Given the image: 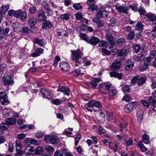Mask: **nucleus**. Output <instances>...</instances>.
Returning a JSON list of instances; mask_svg holds the SVG:
<instances>
[{"label":"nucleus","mask_w":156,"mask_h":156,"mask_svg":"<svg viewBox=\"0 0 156 156\" xmlns=\"http://www.w3.org/2000/svg\"><path fill=\"white\" fill-rule=\"evenodd\" d=\"M52 26V24L50 21L45 20L42 24V28L44 29H49Z\"/></svg>","instance_id":"nucleus-14"},{"label":"nucleus","mask_w":156,"mask_h":156,"mask_svg":"<svg viewBox=\"0 0 156 156\" xmlns=\"http://www.w3.org/2000/svg\"><path fill=\"white\" fill-rule=\"evenodd\" d=\"M79 36L83 40L88 43L89 40L88 36L87 34L84 33H80Z\"/></svg>","instance_id":"nucleus-27"},{"label":"nucleus","mask_w":156,"mask_h":156,"mask_svg":"<svg viewBox=\"0 0 156 156\" xmlns=\"http://www.w3.org/2000/svg\"><path fill=\"white\" fill-rule=\"evenodd\" d=\"M146 55V52L145 51L144 48L141 49V51L140 53V57L141 58H142L145 57Z\"/></svg>","instance_id":"nucleus-63"},{"label":"nucleus","mask_w":156,"mask_h":156,"mask_svg":"<svg viewBox=\"0 0 156 156\" xmlns=\"http://www.w3.org/2000/svg\"><path fill=\"white\" fill-rule=\"evenodd\" d=\"M147 18L149 19L151 21L154 22L156 20V15L154 14L150 13L145 15Z\"/></svg>","instance_id":"nucleus-21"},{"label":"nucleus","mask_w":156,"mask_h":156,"mask_svg":"<svg viewBox=\"0 0 156 156\" xmlns=\"http://www.w3.org/2000/svg\"><path fill=\"white\" fill-rule=\"evenodd\" d=\"M117 93V91L115 89H111L108 92V94L111 97L114 96Z\"/></svg>","instance_id":"nucleus-49"},{"label":"nucleus","mask_w":156,"mask_h":156,"mask_svg":"<svg viewBox=\"0 0 156 156\" xmlns=\"http://www.w3.org/2000/svg\"><path fill=\"white\" fill-rule=\"evenodd\" d=\"M110 24L109 27L111 29V27L115 26L116 25V19L114 18H111L109 20Z\"/></svg>","instance_id":"nucleus-26"},{"label":"nucleus","mask_w":156,"mask_h":156,"mask_svg":"<svg viewBox=\"0 0 156 156\" xmlns=\"http://www.w3.org/2000/svg\"><path fill=\"white\" fill-rule=\"evenodd\" d=\"M59 67L61 69L64 71H68L70 68V66L67 62L62 61L61 62L59 63Z\"/></svg>","instance_id":"nucleus-10"},{"label":"nucleus","mask_w":156,"mask_h":156,"mask_svg":"<svg viewBox=\"0 0 156 156\" xmlns=\"http://www.w3.org/2000/svg\"><path fill=\"white\" fill-rule=\"evenodd\" d=\"M47 19V16L44 14H38L37 16V19L40 21H44L46 20Z\"/></svg>","instance_id":"nucleus-25"},{"label":"nucleus","mask_w":156,"mask_h":156,"mask_svg":"<svg viewBox=\"0 0 156 156\" xmlns=\"http://www.w3.org/2000/svg\"><path fill=\"white\" fill-rule=\"evenodd\" d=\"M121 66V63L120 61L115 60L112 63L111 68L112 70H115L119 69Z\"/></svg>","instance_id":"nucleus-9"},{"label":"nucleus","mask_w":156,"mask_h":156,"mask_svg":"<svg viewBox=\"0 0 156 156\" xmlns=\"http://www.w3.org/2000/svg\"><path fill=\"white\" fill-rule=\"evenodd\" d=\"M20 20H25L27 17V14L25 12L21 11V13L20 15Z\"/></svg>","instance_id":"nucleus-48"},{"label":"nucleus","mask_w":156,"mask_h":156,"mask_svg":"<svg viewBox=\"0 0 156 156\" xmlns=\"http://www.w3.org/2000/svg\"><path fill=\"white\" fill-rule=\"evenodd\" d=\"M141 49L140 46L138 44H134L133 45V49L136 53H138Z\"/></svg>","instance_id":"nucleus-32"},{"label":"nucleus","mask_w":156,"mask_h":156,"mask_svg":"<svg viewBox=\"0 0 156 156\" xmlns=\"http://www.w3.org/2000/svg\"><path fill=\"white\" fill-rule=\"evenodd\" d=\"M88 5H90L88 9L90 11H93L97 10L98 7L95 6V0H88L87 2Z\"/></svg>","instance_id":"nucleus-8"},{"label":"nucleus","mask_w":156,"mask_h":156,"mask_svg":"<svg viewBox=\"0 0 156 156\" xmlns=\"http://www.w3.org/2000/svg\"><path fill=\"white\" fill-rule=\"evenodd\" d=\"M45 10L46 11L48 16H51L53 14V12L52 10L50 8L46 9Z\"/></svg>","instance_id":"nucleus-60"},{"label":"nucleus","mask_w":156,"mask_h":156,"mask_svg":"<svg viewBox=\"0 0 156 156\" xmlns=\"http://www.w3.org/2000/svg\"><path fill=\"white\" fill-rule=\"evenodd\" d=\"M110 75L111 77L117 78L119 80H120L122 78V73H119L114 71H113L110 72Z\"/></svg>","instance_id":"nucleus-15"},{"label":"nucleus","mask_w":156,"mask_h":156,"mask_svg":"<svg viewBox=\"0 0 156 156\" xmlns=\"http://www.w3.org/2000/svg\"><path fill=\"white\" fill-rule=\"evenodd\" d=\"M44 49L41 48H38L34 52L31 54V56L34 57H36L40 56L43 52Z\"/></svg>","instance_id":"nucleus-13"},{"label":"nucleus","mask_w":156,"mask_h":156,"mask_svg":"<svg viewBox=\"0 0 156 156\" xmlns=\"http://www.w3.org/2000/svg\"><path fill=\"white\" fill-rule=\"evenodd\" d=\"M9 9V5H5V6H2L1 8V10L2 12L4 14L7 11L8 9Z\"/></svg>","instance_id":"nucleus-37"},{"label":"nucleus","mask_w":156,"mask_h":156,"mask_svg":"<svg viewBox=\"0 0 156 156\" xmlns=\"http://www.w3.org/2000/svg\"><path fill=\"white\" fill-rule=\"evenodd\" d=\"M135 32L133 31L129 32L127 36V38L128 40H131L134 39L135 36Z\"/></svg>","instance_id":"nucleus-24"},{"label":"nucleus","mask_w":156,"mask_h":156,"mask_svg":"<svg viewBox=\"0 0 156 156\" xmlns=\"http://www.w3.org/2000/svg\"><path fill=\"white\" fill-rule=\"evenodd\" d=\"M73 7L76 10H79L82 8V5L80 3H75L73 5Z\"/></svg>","instance_id":"nucleus-42"},{"label":"nucleus","mask_w":156,"mask_h":156,"mask_svg":"<svg viewBox=\"0 0 156 156\" xmlns=\"http://www.w3.org/2000/svg\"><path fill=\"white\" fill-rule=\"evenodd\" d=\"M21 10H19L14 11V14H13L14 16L17 18H19L21 13Z\"/></svg>","instance_id":"nucleus-52"},{"label":"nucleus","mask_w":156,"mask_h":156,"mask_svg":"<svg viewBox=\"0 0 156 156\" xmlns=\"http://www.w3.org/2000/svg\"><path fill=\"white\" fill-rule=\"evenodd\" d=\"M70 91V90L69 88H66L65 87L63 93L64 94H65L67 96H69V95Z\"/></svg>","instance_id":"nucleus-56"},{"label":"nucleus","mask_w":156,"mask_h":156,"mask_svg":"<svg viewBox=\"0 0 156 156\" xmlns=\"http://www.w3.org/2000/svg\"><path fill=\"white\" fill-rule=\"evenodd\" d=\"M43 152V148L41 147H38L35 151V154H36L39 155L41 154Z\"/></svg>","instance_id":"nucleus-33"},{"label":"nucleus","mask_w":156,"mask_h":156,"mask_svg":"<svg viewBox=\"0 0 156 156\" xmlns=\"http://www.w3.org/2000/svg\"><path fill=\"white\" fill-rule=\"evenodd\" d=\"M16 123V120L14 118H8L5 119V123H2L0 125V127H5V124L9 126L13 125Z\"/></svg>","instance_id":"nucleus-5"},{"label":"nucleus","mask_w":156,"mask_h":156,"mask_svg":"<svg viewBox=\"0 0 156 156\" xmlns=\"http://www.w3.org/2000/svg\"><path fill=\"white\" fill-rule=\"evenodd\" d=\"M100 41V40L98 37L93 36L89 39L88 43L91 45H96Z\"/></svg>","instance_id":"nucleus-11"},{"label":"nucleus","mask_w":156,"mask_h":156,"mask_svg":"<svg viewBox=\"0 0 156 156\" xmlns=\"http://www.w3.org/2000/svg\"><path fill=\"white\" fill-rule=\"evenodd\" d=\"M60 58L58 55H57L55 57L54 62L53 63V65L55 67L56 66H57L58 62L60 61Z\"/></svg>","instance_id":"nucleus-43"},{"label":"nucleus","mask_w":156,"mask_h":156,"mask_svg":"<svg viewBox=\"0 0 156 156\" xmlns=\"http://www.w3.org/2000/svg\"><path fill=\"white\" fill-rule=\"evenodd\" d=\"M144 25L140 21H138L135 26V28L136 30L142 31L144 30Z\"/></svg>","instance_id":"nucleus-17"},{"label":"nucleus","mask_w":156,"mask_h":156,"mask_svg":"<svg viewBox=\"0 0 156 156\" xmlns=\"http://www.w3.org/2000/svg\"><path fill=\"white\" fill-rule=\"evenodd\" d=\"M53 97V95L50 92H47L45 96V98L49 99H51Z\"/></svg>","instance_id":"nucleus-59"},{"label":"nucleus","mask_w":156,"mask_h":156,"mask_svg":"<svg viewBox=\"0 0 156 156\" xmlns=\"http://www.w3.org/2000/svg\"><path fill=\"white\" fill-rule=\"evenodd\" d=\"M45 149L49 153H52L55 151L54 148L50 145H46L45 147Z\"/></svg>","instance_id":"nucleus-30"},{"label":"nucleus","mask_w":156,"mask_h":156,"mask_svg":"<svg viewBox=\"0 0 156 156\" xmlns=\"http://www.w3.org/2000/svg\"><path fill=\"white\" fill-rule=\"evenodd\" d=\"M30 143L35 145H38L40 144V142L39 141L33 139L31 140Z\"/></svg>","instance_id":"nucleus-40"},{"label":"nucleus","mask_w":156,"mask_h":156,"mask_svg":"<svg viewBox=\"0 0 156 156\" xmlns=\"http://www.w3.org/2000/svg\"><path fill=\"white\" fill-rule=\"evenodd\" d=\"M142 142L146 144H148L150 143L149 137L146 134H144L142 137Z\"/></svg>","instance_id":"nucleus-23"},{"label":"nucleus","mask_w":156,"mask_h":156,"mask_svg":"<svg viewBox=\"0 0 156 156\" xmlns=\"http://www.w3.org/2000/svg\"><path fill=\"white\" fill-rule=\"evenodd\" d=\"M125 42V40L124 38H121L119 39L117 42V44L119 46H122Z\"/></svg>","instance_id":"nucleus-39"},{"label":"nucleus","mask_w":156,"mask_h":156,"mask_svg":"<svg viewBox=\"0 0 156 156\" xmlns=\"http://www.w3.org/2000/svg\"><path fill=\"white\" fill-rule=\"evenodd\" d=\"M34 42L37 44L39 46L42 47L44 45V43L42 40L39 38H36L34 40Z\"/></svg>","instance_id":"nucleus-22"},{"label":"nucleus","mask_w":156,"mask_h":156,"mask_svg":"<svg viewBox=\"0 0 156 156\" xmlns=\"http://www.w3.org/2000/svg\"><path fill=\"white\" fill-rule=\"evenodd\" d=\"M43 135V133L41 131H38L35 135V137L37 138H40L42 137Z\"/></svg>","instance_id":"nucleus-64"},{"label":"nucleus","mask_w":156,"mask_h":156,"mask_svg":"<svg viewBox=\"0 0 156 156\" xmlns=\"http://www.w3.org/2000/svg\"><path fill=\"white\" fill-rule=\"evenodd\" d=\"M133 62L130 60H128L126 64L125 68L127 70H131L133 66Z\"/></svg>","instance_id":"nucleus-16"},{"label":"nucleus","mask_w":156,"mask_h":156,"mask_svg":"<svg viewBox=\"0 0 156 156\" xmlns=\"http://www.w3.org/2000/svg\"><path fill=\"white\" fill-rule=\"evenodd\" d=\"M34 150V149L33 147L29 146L25 150L24 154H28L29 152H33Z\"/></svg>","instance_id":"nucleus-28"},{"label":"nucleus","mask_w":156,"mask_h":156,"mask_svg":"<svg viewBox=\"0 0 156 156\" xmlns=\"http://www.w3.org/2000/svg\"><path fill=\"white\" fill-rule=\"evenodd\" d=\"M138 12L140 15H144L145 13V11L144 8L140 6V8L138 9Z\"/></svg>","instance_id":"nucleus-61"},{"label":"nucleus","mask_w":156,"mask_h":156,"mask_svg":"<svg viewBox=\"0 0 156 156\" xmlns=\"http://www.w3.org/2000/svg\"><path fill=\"white\" fill-rule=\"evenodd\" d=\"M0 101L1 104L3 105H6L9 103L10 101L5 92H0Z\"/></svg>","instance_id":"nucleus-3"},{"label":"nucleus","mask_w":156,"mask_h":156,"mask_svg":"<svg viewBox=\"0 0 156 156\" xmlns=\"http://www.w3.org/2000/svg\"><path fill=\"white\" fill-rule=\"evenodd\" d=\"M106 37L107 41L109 42L113 40V37L112 35L109 34L107 33Z\"/></svg>","instance_id":"nucleus-54"},{"label":"nucleus","mask_w":156,"mask_h":156,"mask_svg":"<svg viewBox=\"0 0 156 156\" xmlns=\"http://www.w3.org/2000/svg\"><path fill=\"white\" fill-rule=\"evenodd\" d=\"M144 112L142 110H140L137 111V120L138 122L141 121L143 119Z\"/></svg>","instance_id":"nucleus-20"},{"label":"nucleus","mask_w":156,"mask_h":156,"mask_svg":"<svg viewBox=\"0 0 156 156\" xmlns=\"http://www.w3.org/2000/svg\"><path fill=\"white\" fill-rule=\"evenodd\" d=\"M136 102H132L126 105L125 107V110L126 112H129L133 111V109L136 106Z\"/></svg>","instance_id":"nucleus-6"},{"label":"nucleus","mask_w":156,"mask_h":156,"mask_svg":"<svg viewBox=\"0 0 156 156\" xmlns=\"http://www.w3.org/2000/svg\"><path fill=\"white\" fill-rule=\"evenodd\" d=\"M76 18L77 20H80L83 18V15L81 12H78L75 14Z\"/></svg>","instance_id":"nucleus-46"},{"label":"nucleus","mask_w":156,"mask_h":156,"mask_svg":"<svg viewBox=\"0 0 156 156\" xmlns=\"http://www.w3.org/2000/svg\"><path fill=\"white\" fill-rule=\"evenodd\" d=\"M37 22V20L36 18L31 17L29 19L28 24L31 27H32L36 25Z\"/></svg>","instance_id":"nucleus-18"},{"label":"nucleus","mask_w":156,"mask_h":156,"mask_svg":"<svg viewBox=\"0 0 156 156\" xmlns=\"http://www.w3.org/2000/svg\"><path fill=\"white\" fill-rule=\"evenodd\" d=\"M55 156H63L62 153L60 151L58 150L56 151L54 154Z\"/></svg>","instance_id":"nucleus-62"},{"label":"nucleus","mask_w":156,"mask_h":156,"mask_svg":"<svg viewBox=\"0 0 156 156\" xmlns=\"http://www.w3.org/2000/svg\"><path fill=\"white\" fill-rule=\"evenodd\" d=\"M115 7L117 11L120 12L126 13L128 10L127 6L124 4L121 5L119 3H117Z\"/></svg>","instance_id":"nucleus-4"},{"label":"nucleus","mask_w":156,"mask_h":156,"mask_svg":"<svg viewBox=\"0 0 156 156\" xmlns=\"http://www.w3.org/2000/svg\"><path fill=\"white\" fill-rule=\"evenodd\" d=\"M43 6L44 8L46 10L50 8L47 2L45 0L43 2Z\"/></svg>","instance_id":"nucleus-58"},{"label":"nucleus","mask_w":156,"mask_h":156,"mask_svg":"<svg viewBox=\"0 0 156 156\" xmlns=\"http://www.w3.org/2000/svg\"><path fill=\"white\" fill-rule=\"evenodd\" d=\"M97 114L96 118L97 120L100 122H102L105 119L104 114L101 110H98L95 111Z\"/></svg>","instance_id":"nucleus-7"},{"label":"nucleus","mask_w":156,"mask_h":156,"mask_svg":"<svg viewBox=\"0 0 156 156\" xmlns=\"http://www.w3.org/2000/svg\"><path fill=\"white\" fill-rule=\"evenodd\" d=\"M138 83L140 85H143L146 81V79L144 77H141L138 79Z\"/></svg>","instance_id":"nucleus-38"},{"label":"nucleus","mask_w":156,"mask_h":156,"mask_svg":"<svg viewBox=\"0 0 156 156\" xmlns=\"http://www.w3.org/2000/svg\"><path fill=\"white\" fill-rule=\"evenodd\" d=\"M154 97L151 96L149 100V104L151 105H153L156 104V100H155Z\"/></svg>","instance_id":"nucleus-34"},{"label":"nucleus","mask_w":156,"mask_h":156,"mask_svg":"<svg viewBox=\"0 0 156 156\" xmlns=\"http://www.w3.org/2000/svg\"><path fill=\"white\" fill-rule=\"evenodd\" d=\"M3 82L5 84L10 85L14 83L13 80L10 76H6L3 78Z\"/></svg>","instance_id":"nucleus-12"},{"label":"nucleus","mask_w":156,"mask_h":156,"mask_svg":"<svg viewBox=\"0 0 156 156\" xmlns=\"http://www.w3.org/2000/svg\"><path fill=\"white\" fill-rule=\"evenodd\" d=\"M120 144L119 141L118 140L116 139L115 140L114 142L115 147H113V151L115 152H117Z\"/></svg>","instance_id":"nucleus-31"},{"label":"nucleus","mask_w":156,"mask_h":156,"mask_svg":"<svg viewBox=\"0 0 156 156\" xmlns=\"http://www.w3.org/2000/svg\"><path fill=\"white\" fill-rule=\"evenodd\" d=\"M98 46L100 47H107L108 44L106 41H101L99 43Z\"/></svg>","instance_id":"nucleus-47"},{"label":"nucleus","mask_w":156,"mask_h":156,"mask_svg":"<svg viewBox=\"0 0 156 156\" xmlns=\"http://www.w3.org/2000/svg\"><path fill=\"white\" fill-rule=\"evenodd\" d=\"M107 119L108 121H111L115 119L113 114L111 112H110L107 114Z\"/></svg>","instance_id":"nucleus-35"},{"label":"nucleus","mask_w":156,"mask_h":156,"mask_svg":"<svg viewBox=\"0 0 156 156\" xmlns=\"http://www.w3.org/2000/svg\"><path fill=\"white\" fill-rule=\"evenodd\" d=\"M51 102L56 105H59L61 103L60 99H58L52 100Z\"/></svg>","instance_id":"nucleus-55"},{"label":"nucleus","mask_w":156,"mask_h":156,"mask_svg":"<svg viewBox=\"0 0 156 156\" xmlns=\"http://www.w3.org/2000/svg\"><path fill=\"white\" fill-rule=\"evenodd\" d=\"M16 150H17L18 149H20L22 147V144L21 142L20 141H16Z\"/></svg>","instance_id":"nucleus-53"},{"label":"nucleus","mask_w":156,"mask_h":156,"mask_svg":"<svg viewBox=\"0 0 156 156\" xmlns=\"http://www.w3.org/2000/svg\"><path fill=\"white\" fill-rule=\"evenodd\" d=\"M81 137L80 134H78L75 138V145L76 146L77 145L78 143L81 138Z\"/></svg>","instance_id":"nucleus-57"},{"label":"nucleus","mask_w":156,"mask_h":156,"mask_svg":"<svg viewBox=\"0 0 156 156\" xmlns=\"http://www.w3.org/2000/svg\"><path fill=\"white\" fill-rule=\"evenodd\" d=\"M71 52V59L75 61L76 66H79L82 61V57L83 56V53L79 50L72 51Z\"/></svg>","instance_id":"nucleus-1"},{"label":"nucleus","mask_w":156,"mask_h":156,"mask_svg":"<svg viewBox=\"0 0 156 156\" xmlns=\"http://www.w3.org/2000/svg\"><path fill=\"white\" fill-rule=\"evenodd\" d=\"M101 80L99 78H94L91 81L90 83L92 85L93 88H95L98 85V83H99Z\"/></svg>","instance_id":"nucleus-19"},{"label":"nucleus","mask_w":156,"mask_h":156,"mask_svg":"<svg viewBox=\"0 0 156 156\" xmlns=\"http://www.w3.org/2000/svg\"><path fill=\"white\" fill-rule=\"evenodd\" d=\"M126 50L124 49L119 50L117 52V56H122L126 54Z\"/></svg>","instance_id":"nucleus-41"},{"label":"nucleus","mask_w":156,"mask_h":156,"mask_svg":"<svg viewBox=\"0 0 156 156\" xmlns=\"http://www.w3.org/2000/svg\"><path fill=\"white\" fill-rule=\"evenodd\" d=\"M122 90L125 94L129 93L130 91V86L128 85H125L123 88Z\"/></svg>","instance_id":"nucleus-36"},{"label":"nucleus","mask_w":156,"mask_h":156,"mask_svg":"<svg viewBox=\"0 0 156 156\" xmlns=\"http://www.w3.org/2000/svg\"><path fill=\"white\" fill-rule=\"evenodd\" d=\"M69 14H61L60 17L63 20L67 21L69 19Z\"/></svg>","instance_id":"nucleus-44"},{"label":"nucleus","mask_w":156,"mask_h":156,"mask_svg":"<svg viewBox=\"0 0 156 156\" xmlns=\"http://www.w3.org/2000/svg\"><path fill=\"white\" fill-rule=\"evenodd\" d=\"M95 106L96 108H101L102 107V105L101 103L98 101L95 100L94 102V106Z\"/></svg>","instance_id":"nucleus-50"},{"label":"nucleus","mask_w":156,"mask_h":156,"mask_svg":"<svg viewBox=\"0 0 156 156\" xmlns=\"http://www.w3.org/2000/svg\"><path fill=\"white\" fill-rule=\"evenodd\" d=\"M44 140L47 143L56 144L58 143V138L56 136L48 135L45 137Z\"/></svg>","instance_id":"nucleus-2"},{"label":"nucleus","mask_w":156,"mask_h":156,"mask_svg":"<svg viewBox=\"0 0 156 156\" xmlns=\"http://www.w3.org/2000/svg\"><path fill=\"white\" fill-rule=\"evenodd\" d=\"M36 11V7L34 6L30 7L28 10L29 12L31 14L34 13Z\"/></svg>","instance_id":"nucleus-51"},{"label":"nucleus","mask_w":156,"mask_h":156,"mask_svg":"<svg viewBox=\"0 0 156 156\" xmlns=\"http://www.w3.org/2000/svg\"><path fill=\"white\" fill-rule=\"evenodd\" d=\"M151 57H147L144 60V65L146 67H148L151 62Z\"/></svg>","instance_id":"nucleus-29"},{"label":"nucleus","mask_w":156,"mask_h":156,"mask_svg":"<svg viewBox=\"0 0 156 156\" xmlns=\"http://www.w3.org/2000/svg\"><path fill=\"white\" fill-rule=\"evenodd\" d=\"M95 22L97 24L98 27H102L104 24V22L99 19H97Z\"/></svg>","instance_id":"nucleus-45"}]
</instances>
